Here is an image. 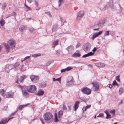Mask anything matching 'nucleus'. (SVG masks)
<instances>
[{"instance_id": "f257e3e1", "label": "nucleus", "mask_w": 124, "mask_h": 124, "mask_svg": "<svg viewBox=\"0 0 124 124\" xmlns=\"http://www.w3.org/2000/svg\"><path fill=\"white\" fill-rule=\"evenodd\" d=\"M43 117L45 122L48 123H50L53 122L54 120L53 116L51 113H46L43 115Z\"/></svg>"}, {"instance_id": "f03ea898", "label": "nucleus", "mask_w": 124, "mask_h": 124, "mask_svg": "<svg viewBox=\"0 0 124 124\" xmlns=\"http://www.w3.org/2000/svg\"><path fill=\"white\" fill-rule=\"evenodd\" d=\"M92 87L91 88V90L93 91H97L99 89V83L96 81L91 83Z\"/></svg>"}, {"instance_id": "7ed1b4c3", "label": "nucleus", "mask_w": 124, "mask_h": 124, "mask_svg": "<svg viewBox=\"0 0 124 124\" xmlns=\"http://www.w3.org/2000/svg\"><path fill=\"white\" fill-rule=\"evenodd\" d=\"M26 89L29 92L32 93H35L37 89L36 87L33 85L27 86Z\"/></svg>"}, {"instance_id": "20e7f679", "label": "nucleus", "mask_w": 124, "mask_h": 124, "mask_svg": "<svg viewBox=\"0 0 124 124\" xmlns=\"http://www.w3.org/2000/svg\"><path fill=\"white\" fill-rule=\"evenodd\" d=\"M81 91L83 93L87 95L90 94L91 92V89L86 87L83 88Z\"/></svg>"}, {"instance_id": "39448f33", "label": "nucleus", "mask_w": 124, "mask_h": 124, "mask_svg": "<svg viewBox=\"0 0 124 124\" xmlns=\"http://www.w3.org/2000/svg\"><path fill=\"white\" fill-rule=\"evenodd\" d=\"M8 43L11 48H14L15 47L16 42L13 39H10L8 42Z\"/></svg>"}, {"instance_id": "423d86ee", "label": "nucleus", "mask_w": 124, "mask_h": 124, "mask_svg": "<svg viewBox=\"0 0 124 124\" xmlns=\"http://www.w3.org/2000/svg\"><path fill=\"white\" fill-rule=\"evenodd\" d=\"M91 47V46L90 44L89 43H87L85 45L83 50L85 52H87L90 50Z\"/></svg>"}, {"instance_id": "0eeeda50", "label": "nucleus", "mask_w": 124, "mask_h": 124, "mask_svg": "<svg viewBox=\"0 0 124 124\" xmlns=\"http://www.w3.org/2000/svg\"><path fill=\"white\" fill-rule=\"evenodd\" d=\"M74 80L72 77H70L68 79V81L66 83V85L67 86L73 84Z\"/></svg>"}, {"instance_id": "6e6552de", "label": "nucleus", "mask_w": 124, "mask_h": 124, "mask_svg": "<svg viewBox=\"0 0 124 124\" xmlns=\"http://www.w3.org/2000/svg\"><path fill=\"white\" fill-rule=\"evenodd\" d=\"M30 78L31 80L34 82H36L39 79V77L33 75L31 76Z\"/></svg>"}, {"instance_id": "1a4fd4ad", "label": "nucleus", "mask_w": 124, "mask_h": 124, "mask_svg": "<svg viewBox=\"0 0 124 124\" xmlns=\"http://www.w3.org/2000/svg\"><path fill=\"white\" fill-rule=\"evenodd\" d=\"M13 117H11L8 118L7 120V118H4L0 122V124H4L6 123H7L10 119L13 118Z\"/></svg>"}, {"instance_id": "9d476101", "label": "nucleus", "mask_w": 124, "mask_h": 124, "mask_svg": "<svg viewBox=\"0 0 124 124\" xmlns=\"http://www.w3.org/2000/svg\"><path fill=\"white\" fill-rule=\"evenodd\" d=\"M84 12L83 10H82L78 13L77 14V18H79V17L81 18L83 17L84 15Z\"/></svg>"}, {"instance_id": "9b49d317", "label": "nucleus", "mask_w": 124, "mask_h": 124, "mask_svg": "<svg viewBox=\"0 0 124 124\" xmlns=\"http://www.w3.org/2000/svg\"><path fill=\"white\" fill-rule=\"evenodd\" d=\"M14 95V93L12 91L7 92L6 94V97L8 98L12 97Z\"/></svg>"}, {"instance_id": "f8f14e48", "label": "nucleus", "mask_w": 124, "mask_h": 124, "mask_svg": "<svg viewBox=\"0 0 124 124\" xmlns=\"http://www.w3.org/2000/svg\"><path fill=\"white\" fill-rule=\"evenodd\" d=\"M102 31H101L94 34L92 36L93 39L95 38L98 37L99 35L101 34L102 33Z\"/></svg>"}, {"instance_id": "ddd939ff", "label": "nucleus", "mask_w": 124, "mask_h": 124, "mask_svg": "<svg viewBox=\"0 0 124 124\" xmlns=\"http://www.w3.org/2000/svg\"><path fill=\"white\" fill-rule=\"evenodd\" d=\"M80 54H79V52L78 51H77L76 52L73 54L72 55V57H78L80 56Z\"/></svg>"}, {"instance_id": "4468645a", "label": "nucleus", "mask_w": 124, "mask_h": 124, "mask_svg": "<svg viewBox=\"0 0 124 124\" xmlns=\"http://www.w3.org/2000/svg\"><path fill=\"white\" fill-rule=\"evenodd\" d=\"M80 102L78 101H76L75 103L74 106V110L76 111L77 109L78 108V107L79 104Z\"/></svg>"}, {"instance_id": "2eb2a0df", "label": "nucleus", "mask_w": 124, "mask_h": 124, "mask_svg": "<svg viewBox=\"0 0 124 124\" xmlns=\"http://www.w3.org/2000/svg\"><path fill=\"white\" fill-rule=\"evenodd\" d=\"M26 76L24 75H23L21 76L20 77L19 81L20 82H23L24 79L26 78Z\"/></svg>"}, {"instance_id": "dca6fc26", "label": "nucleus", "mask_w": 124, "mask_h": 124, "mask_svg": "<svg viewBox=\"0 0 124 124\" xmlns=\"http://www.w3.org/2000/svg\"><path fill=\"white\" fill-rule=\"evenodd\" d=\"M26 26L22 25L20 26L19 28L20 31L22 32L23 31L25 30L26 29Z\"/></svg>"}, {"instance_id": "f3484780", "label": "nucleus", "mask_w": 124, "mask_h": 124, "mask_svg": "<svg viewBox=\"0 0 124 124\" xmlns=\"http://www.w3.org/2000/svg\"><path fill=\"white\" fill-rule=\"evenodd\" d=\"M22 94L23 97L25 98L27 97L29 95V93L28 92L25 91H22Z\"/></svg>"}, {"instance_id": "a211bd4d", "label": "nucleus", "mask_w": 124, "mask_h": 124, "mask_svg": "<svg viewBox=\"0 0 124 124\" xmlns=\"http://www.w3.org/2000/svg\"><path fill=\"white\" fill-rule=\"evenodd\" d=\"M96 65L99 67H102L105 66V65L103 63H96Z\"/></svg>"}, {"instance_id": "6ab92c4d", "label": "nucleus", "mask_w": 124, "mask_h": 124, "mask_svg": "<svg viewBox=\"0 0 124 124\" xmlns=\"http://www.w3.org/2000/svg\"><path fill=\"white\" fill-rule=\"evenodd\" d=\"M30 104L29 103H27L25 105H20L18 107V109L20 110H22L23 107H26L28 105H30Z\"/></svg>"}, {"instance_id": "aec40b11", "label": "nucleus", "mask_w": 124, "mask_h": 124, "mask_svg": "<svg viewBox=\"0 0 124 124\" xmlns=\"http://www.w3.org/2000/svg\"><path fill=\"white\" fill-rule=\"evenodd\" d=\"M94 54V53H93L92 52H90L88 53L85 54L82 56L83 58H85L89 56H92Z\"/></svg>"}, {"instance_id": "412c9836", "label": "nucleus", "mask_w": 124, "mask_h": 124, "mask_svg": "<svg viewBox=\"0 0 124 124\" xmlns=\"http://www.w3.org/2000/svg\"><path fill=\"white\" fill-rule=\"evenodd\" d=\"M67 49L69 52H70L71 51H72L74 50L73 47L72 46H69L67 48Z\"/></svg>"}, {"instance_id": "4be33fe9", "label": "nucleus", "mask_w": 124, "mask_h": 124, "mask_svg": "<svg viewBox=\"0 0 124 124\" xmlns=\"http://www.w3.org/2000/svg\"><path fill=\"white\" fill-rule=\"evenodd\" d=\"M12 68V67L11 65H8L6 67V70H7L8 71H10Z\"/></svg>"}, {"instance_id": "5701e85b", "label": "nucleus", "mask_w": 124, "mask_h": 124, "mask_svg": "<svg viewBox=\"0 0 124 124\" xmlns=\"http://www.w3.org/2000/svg\"><path fill=\"white\" fill-rule=\"evenodd\" d=\"M44 93L43 91L39 90L38 91V93H36V94L38 96H40L43 94Z\"/></svg>"}, {"instance_id": "b1692460", "label": "nucleus", "mask_w": 124, "mask_h": 124, "mask_svg": "<svg viewBox=\"0 0 124 124\" xmlns=\"http://www.w3.org/2000/svg\"><path fill=\"white\" fill-rule=\"evenodd\" d=\"M59 41L56 40L54 41L53 43V47L54 48L55 46L57 45Z\"/></svg>"}, {"instance_id": "393cba45", "label": "nucleus", "mask_w": 124, "mask_h": 124, "mask_svg": "<svg viewBox=\"0 0 124 124\" xmlns=\"http://www.w3.org/2000/svg\"><path fill=\"white\" fill-rule=\"evenodd\" d=\"M105 113L106 114V118H109L111 117V115L109 113H108L106 111H105Z\"/></svg>"}, {"instance_id": "a878e982", "label": "nucleus", "mask_w": 124, "mask_h": 124, "mask_svg": "<svg viewBox=\"0 0 124 124\" xmlns=\"http://www.w3.org/2000/svg\"><path fill=\"white\" fill-rule=\"evenodd\" d=\"M5 91L3 89H1L0 90V93L4 97L5 96Z\"/></svg>"}, {"instance_id": "bb28decb", "label": "nucleus", "mask_w": 124, "mask_h": 124, "mask_svg": "<svg viewBox=\"0 0 124 124\" xmlns=\"http://www.w3.org/2000/svg\"><path fill=\"white\" fill-rule=\"evenodd\" d=\"M63 111L62 110H60L58 112V116L59 118H60L62 115Z\"/></svg>"}, {"instance_id": "cd10ccee", "label": "nucleus", "mask_w": 124, "mask_h": 124, "mask_svg": "<svg viewBox=\"0 0 124 124\" xmlns=\"http://www.w3.org/2000/svg\"><path fill=\"white\" fill-rule=\"evenodd\" d=\"M124 92V89L122 88H121L119 90V94H121Z\"/></svg>"}, {"instance_id": "c85d7f7f", "label": "nucleus", "mask_w": 124, "mask_h": 124, "mask_svg": "<svg viewBox=\"0 0 124 124\" xmlns=\"http://www.w3.org/2000/svg\"><path fill=\"white\" fill-rule=\"evenodd\" d=\"M41 55V54H33L32 56L33 57H34L35 58L36 57L38 56H40Z\"/></svg>"}, {"instance_id": "c756f323", "label": "nucleus", "mask_w": 124, "mask_h": 124, "mask_svg": "<svg viewBox=\"0 0 124 124\" xmlns=\"http://www.w3.org/2000/svg\"><path fill=\"white\" fill-rule=\"evenodd\" d=\"M53 80L54 81H57L60 83L61 81V78L56 79L55 78H53Z\"/></svg>"}, {"instance_id": "7c9ffc66", "label": "nucleus", "mask_w": 124, "mask_h": 124, "mask_svg": "<svg viewBox=\"0 0 124 124\" xmlns=\"http://www.w3.org/2000/svg\"><path fill=\"white\" fill-rule=\"evenodd\" d=\"M5 23L4 20L2 19L1 21H0V23L2 26H3Z\"/></svg>"}, {"instance_id": "2f4dec72", "label": "nucleus", "mask_w": 124, "mask_h": 124, "mask_svg": "<svg viewBox=\"0 0 124 124\" xmlns=\"http://www.w3.org/2000/svg\"><path fill=\"white\" fill-rule=\"evenodd\" d=\"M62 109L63 110H67V109L66 108V107L65 103H63L62 104Z\"/></svg>"}, {"instance_id": "473e14b6", "label": "nucleus", "mask_w": 124, "mask_h": 124, "mask_svg": "<svg viewBox=\"0 0 124 124\" xmlns=\"http://www.w3.org/2000/svg\"><path fill=\"white\" fill-rule=\"evenodd\" d=\"M24 5H25V7H26L27 10L30 11V10H31V8L27 6V5L26 4V3H25Z\"/></svg>"}, {"instance_id": "72a5a7b5", "label": "nucleus", "mask_w": 124, "mask_h": 124, "mask_svg": "<svg viewBox=\"0 0 124 124\" xmlns=\"http://www.w3.org/2000/svg\"><path fill=\"white\" fill-rule=\"evenodd\" d=\"M54 116H55V122H56L58 121V120L57 119V114L56 113H55L54 114Z\"/></svg>"}, {"instance_id": "f704fd0d", "label": "nucleus", "mask_w": 124, "mask_h": 124, "mask_svg": "<svg viewBox=\"0 0 124 124\" xmlns=\"http://www.w3.org/2000/svg\"><path fill=\"white\" fill-rule=\"evenodd\" d=\"M120 75H119L118 76H117L116 77V79L119 82L120 81V79L119 78Z\"/></svg>"}, {"instance_id": "c9c22d12", "label": "nucleus", "mask_w": 124, "mask_h": 124, "mask_svg": "<svg viewBox=\"0 0 124 124\" xmlns=\"http://www.w3.org/2000/svg\"><path fill=\"white\" fill-rule=\"evenodd\" d=\"M5 46L6 47V48L7 49V51L8 52L9 51V48L10 47L8 45H5Z\"/></svg>"}, {"instance_id": "e433bc0d", "label": "nucleus", "mask_w": 124, "mask_h": 124, "mask_svg": "<svg viewBox=\"0 0 124 124\" xmlns=\"http://www.w3.org/2000/svg\"><path fill=\"white\" fill-rule=\"evenodd\" d=\"M115 110H112L110 112V113H111L113 114V115H115Z\"/></svg>"}, {"instance_id": "4c0bfd02", "label": "nucleus", "mask_w": 124, "mask_h": 124, "mask_svg": "<svg viewBox=\"0 0 124 124\" xmlns=\"http://www.w3.org/2000/svg\"><path fill=\"white\" fill-rule=\"evenodd\" d=\"M109 31H105V36L109 35Z\"/></svg>"}, {"instance_id": "58836bf2", "label": "nucleus", "mask_w": 124, "mask_h": 124, "mask_svg": "<svg viewBox=\"0 0 124 124\" xmlns=\"http://www.w3.org/2000/svg\"><path fill=\"white\" fill-rule=\"evenodd\" d=\"M72 69V68H71L70 67H68L66 69V71H67L70 70Z\"/></svg>"}, {"instance_id": "ea45409f", "label": "nucleus", "mask_w": 124, "mask_h": 124, "mask_svg": "<svg viewBox=\"0 0 124 124\" xmlns=\"http://www.w3.org/2000/svg\"><path fill=\"white\" fill-rule=\"evenodd\" d=\"M45 13L48 15L50 17H51L52 16L50 12H45Z\"/></svg>"}, {"instance_id": "a19ab883", "label": "nucleus", "mask_w": 124, "mask_h": 124, "mask_svg": "<svg viewBox=\"0 0 124 124\" xmlns=\"http://www.w3.org/2000/svg\"><path fill=\"white\" fill-rule=\"evenodd\" d=\"M71 106H68V111H71V108H70V107H71Z\"/></svg>"}, {"instance_id": "79ce46f5", "label": "nucleus", "mask_w": 124, "mask_h": 124, "mask_svg": "<svg viewBox=\"0 0 124 124\" xmlns=\"http://www.w3.org/2000/svg\"><path fill=\"white\" fill-rule=\"evenodd\" d=\"M103 114L102 113H100L99 115L97 116V117H101V116H103Z\"/></svg>"}, {"instance_id": "37998d69", "label": "nucleus", "mask_w": 124, "mask_h": 124, "mask_svg": "<svg viewBox=\"0 0 124 124\" xmlns=\"http://www.w3.org/2000/svg\"><path fill=\"white\" fill-rule=\"evenodd\" d=\"M87 109V108L86 107H83L82 109L83 111H85Z\"/></svg>"}, {"instance_id": "c03bdc74", "label": "nucleus", "mask_w": 124, "mask_h": 124, "mask_svg": "<svg viewBox=\"0 0 124 124\" xmlns=\"http://www.w3.org/2000/svg\"><path fill=\"white\" fill-rule=\"evenodd\" d=\"M34 29L33 28H31L29 30L31 32H32L34 31Z\"/></svg>"}, {"instance_id": "a18cd8bd", "label": "nucleus", "mask_w": 124, "mask_h": 124, "mask_svg": "<svg viewBox=\"0 0 124 124\" xmlns=\"http://www.w3.org/2000/svg\"><path fill=\"white\" fill-rule=\"evenodd\" d=\"M51 63V62L50 61H49L47 62L46 63V65L49 66Z\"/></svg>"}, {"instance_id": "49530a36", "label": "nucleus", "mask_w": 124, "mask_h": 124, "mask_svg": "<svg viewBox=\"0 0 124 124\" xmlns=\"http://www.w3.org/2000/svg\"><path fill=\"white\" fill-rule=\"evenodd\" d=\"M66 71V69H62L61 70V71L62 73Z\"/></svg>"}, {"instance_id": "de8ad7c7", "label": "nucleus", "mask_w": 124, "mask_h": 124, "mask_svg": "<svg viewBox=\"0 0 124 124\" xmlns=\"http://www.w3.org/2000/svg\"><path fill=\"white\" fill-rule=\"evenodd\" d=\"M34 3H35V5L37 6V7H38V3L36 1H34Z\"/></svg>"}, {"instance_id": "09e8293b", "label": "nucleus", "mask_w": 124, "mask_h": 124, "mask_svg": "<svg viewBox=\"0 0 124 124\" xmlns=\"http://www.w3.org/2000/svg\"><path fill=\"white\" fill-rule=\"evenodd\" d=\"M117 84V83L116 81V80L114 81L113 83V85H116V84Z\"/></svg>"}, {"instance_id": "8fccbe9b", "label": "nucleus", "mask_w": 124, "mask_h": 124, "mask_svg": "<svg viewBox=\"0 0 124 124\" xmlns=\"http://www.w3.org/2000/svg\"><path fill=\"white\" fill-rule=\"evenodd\" d=\"M30 56H27L26 57H25L24 59L23 60V61H24L25 60H26V59H28L30 57Z\"/></svg>"}, {"instance_id": "3c124183", "label": "nucleus", "mask_w": 124, "mask_h": 124, "mask_svg": "<svg viewBox=\"0 0 124 124\" xmlns=\"http://www.w3.org/2000/svg\"><path fill=\"white\" fill-rule=\"evenodd\" d=\"M19 64L18 63H16L15 64V67H17L18 66H19Z\"/></svg>"}, {"instance_id": "603ef678", "label": "nucleus", "mask_w": 124, "mask_h": 124, "mask_svg": "<svg viewBox=\"0 0 124 124\" xmlns=\"http://www.w3.org/2000/svg\"><path fill=\"white\" fill-rule=\"evenodd\" d=\"M17 111H16L15 112H14V113H12L10 116H14L15 114L17 112Z\"/></svg>"}, {"instance_id": "864d4df0", "label": "nucleus", "mask_w": 124, "mask_h": 124, "mask_svg": "<svg viewBox=\"0 0 124 124\" xmlns=\"http://www.w3.org/2000/svg\"><path fill=\"white\" fill-rule=\"evenodd\" d=\"M113 86L111 84H109V88H112V87Z\"/></svg>"}, {"instance_id": "5fc2aeb1", "label": "nucleus", "mask_w": 124, "mask_h": 124, "mask_svg": "<svg viewBox=\"0 0 124 124\" xmlns=\"http://www.w3.org/2000/svg\"><path fill=\"white\" fill-rule=\"evenodd\" d=\"M97 49L95 47H94L93 49V50H92V51L93 52H95L96 51V50Z\"/></svg>"}, {"instance_id": "6e6d98bb", "label": "nucleus", "mask_w": 124, "mask_h": 124, "mask_svg": "<svg viewBox=\"0 0 124 124\" xmlns=\"http://www.w3.org/2000/svg\"><path fill=\"white\" fill-rule=\"evenodd\" d=\"M91 106V105H89L86 106V107L87 108H89Z\"/></svg>"}, {"instance_id": "4d7b16f0", "label": "nucleus", "mask_w": 124, "mask_h": 124, "mask_svg": "<svg viewBox=\"0 0 124 124\" xmlns=\"http://www.w3.org/2000/svg\"><path fill=\"white\" fill-rule=\"evenodd\" d=\"M62 0H59V6L60 5V2H62Z\"/></svg>"}, {"instance_id": "13d9d810", "label": "nucleus", "mask_w": 124, "mask_h": 124, "mask_svg": "<svg viewBox=\"0 0 124 124\" xmlns=\"http://www.w3.org/2000/svg\"><path fill=\"white\" fill-rule=\"evenodd\" d=\"M32 0H27V1L30 3H31Z\"/></svg>"}, {"instance_id": "bf43d9fd", "label": "nucleus", "mask_w": 124, "mask_h": 124, "mask_svg": "<svg viewBox=\"0 0 124 124\" xmlns=\"http://www.w3.org/2000/svg\"><path fill=\"white\" fill-rule=\"evenodd\" d=\"M99 30V28H97V29H93V30Z\"/></svg>"}, {"instance_id": "052dcab7", "label": "nucleus", "mask_w": 124, "mask_h": 124, "mask_svg": "<svg viewBox=\"0 0 124 124\" xmlns=\"http://www.w3.org/2000/svg\"><path fill=\"white\" fill-rule=\"evenodd\" d=\"M18 86L20 88H21V89H22V86H21L20 85H19Z\"/></svg>"}, {"instance_id": "680f3d73", "label": "nucleus", "mask_w": 124, "mask_h": 124, "mask_svg": "<svg viewBox=\"0 0 124 124\" xmlns=\"http://www.w3.org/2000/svg\"><path fill=\"white\" fill-rule=\"evenodd\" d=\"M40 9V8H39L38 9H36V10H39V9Z\"/></svg>"}, {"instance_id": "e2e57ef3", "label": "nucleus", "mask_w": 124, "mask_h": 124, "mask_svg": "<svg viewBox=\"0 0 124 124\" xmlns=\"http://www.w3.org/2000/svg\"><path fill=\"white\" fill-rule=\"evenodd\" d=\"M89 66L91 68L92 67H93L91 65H90Z\"/></svg>"}, {"instance_id": "0e129e2a", "label": "nucleus", "mask_w": 124, "mask_h": 124, "mask_svg": "<svg viewBox=\"0 0 124 124\" xmlns=\"http://www.w3.org/2000/svg\"><path fill=\"white\" fill-rule=\"evenodd\" d=\"M2 48L0 46V50Z\"/></svg>"}, {"instance_id": "69168bd1", "label": "nucleus", "mask_w": 124, "mask_h": 124, "mask_svg": "<svg viewBox=\"0 0 124 124\" xmlns=\"http://www.w3.org/2000/svg\"><path fill=\"white\" fill-rule=\"evenodd\" d=\"M16 82L17 83H18V80H17L16 81Z\"/></svg>"}, {"instance_id": "338daca9", "label": "nucleus", "mask_w": 124, "mask_h": 124, "mask_svg": "<svg viewBox=\"0 0 124 124\" xmlns=\"http://www.w3.org/2000/svg\"><path fill=\"white\" fill-rule=\"evenodd\" d=\"M122 102H123V101H122H122H121L120 104H121V103H122Z\"/></svg>"}, {"instance_id": "774afa93", "label": "nucleus", "mask_w": 124, "mask_h": 124, "mask_svg": "<svg viewBox=\"0 0 124 124\" xmlns=\"http://www.w3.org/2000/svg\"><path fill=\"white\" fill-rule=\"evenodd\" d=\"M117 124V122H115L114 123V124Z\"/></svg>"}]
</instances>
